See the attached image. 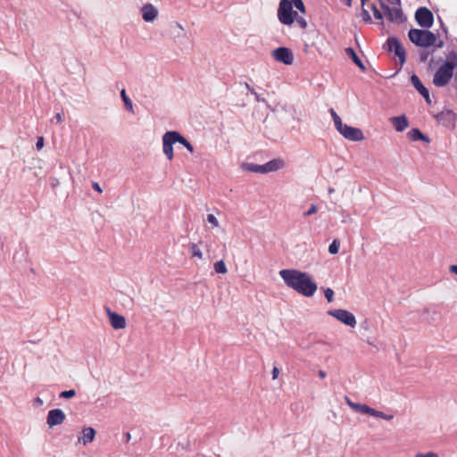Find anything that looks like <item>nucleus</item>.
Instances as JSON below:
<instances>
[{
  "label": "nucleus",
  "instance_id": "1",
  "mask_svg": "<svg viewBox=\"0 0 457 457\" xmlns=\"http://www.w3.org/2000/svg\"><path fill=\"white\" fill-rule=\"evenodd\" d=\"M278 274L287 287L305 297H312L317 291L316 282L307 272L295 269H285L279 270Z\"/></svg>",
  "mask_w": 457,
  "mask_h": 457
},
{
  "label": "nucleus",
  "instance_id": "2",
  "mask_svg": "<svg viewBox=\"0 0 457 457\" xmlns=\"http://www.w3.org/2000/svg\"><path fill=\"white\" fill-rule=\"evenodd\" d=\"M457 68V54L451 52L446 61L437 69L434 74L433 84L437 87H445L453 76V71Z\"/></svg>",
  "mask_w": 457,
  "mask_h": 457
},
{
  "label": "nucleus",
  "instance_id": "3",
  "mask_svg": "<svg viewBox=\"0 0 457 457\" xmlns=\"http://www.w3.org/2000/svg\"><path fill=\"white\" fill-rule=\"evenodd\" d=\"M411 43L420 47H428L436 44V35L427 29H411L408 33Z\"/></svg>",
  "mask_w": 457,
  "mask_h": 457
},
{
  "label": "nucleus",
  "instance_id": "4",
  "mask_svg": "<svg viewBox=\"0 0 457 457\" xmlns=\"http://www.w3.org/2000/svg\"><path fill=\"white\" fill-rule=\"evenodd\" d=\"M345 403H347V405L357 412H361L363 414H369L373 417L380 418V419H383L386 420H391L394 418V416L391 414H386V413H384L383 411H377L366 404L353 403L351 401V399L348 396H345Z\"/></svg>",
  "mask_w": 457,
  "mask_h": 457
},
{
  "label": "nucleus",
  "instance_id": "5",
  "mask_svg": "<svg viewBox=\"0 0 457 457\" xmlns=\"http://www.w3.org/2000/svg\"><path fill=\"white\" fill-rule=\"evenodd\" d=\"M294 15L296 12L293 11V4L290 0H281L278 9V21L284 25H292Z\"/></svg>",
  "mask_w": 457,
  "mask_h": 457
},
{
  "label": "nucleus",
  "instance_id": "6",
  "mask_svg": "<svg viewBox=\"0 0 457 457\" xmlns=\"http://www.w3.org/2000/svg\"><path fill=\"white\" fill-rule=\"evenodd\" d=\"M380 7L384 10L387 19L391 22L403 23L405 21L406 18L403 15L400 5H393V7H390L388 4L384 3L383 0H380Z\"/></svg>",
  "mask_w": 457,
  "mask_h": 457
},
{
  "label": "nucleus",
  "instance_id": "7",
  "mask_svg": "<svg viewBox=\"0 0 457 457\" xmlns=\"http://www.w3.org/2000/svg\"><path fill=\"white\" fill-rule=\"evenodd\" d=\"M328 314L336 318L338 321L347 325L351 328H354L356 326V319L354 315L344 309H337L330 310L328 312Z\"/></svg>",
  "mask_w": 457,
  "mask_h": 457
},
{
  "label": "nucleus",
  "instance_id": "8",
  "mask_svg": "<svg viewBox=\"0 0 457 457\" xmlns=\"http://www.w3.org/2000/svg\"><path fill=\"white\" fill-rule=\"evenodd\" d=\"M386 48L389 52H394L395 54L399 58L400 64L403 65L406 61V54L403 46L400 44L397 38L389 37L386 43Z\"/></svg>",
  "mask_w": 457,
  "mask_h": 457
},
{
  "label": "nucleus",
  "instance_id": "9",
  "mask_svg": "<svg viewBox=\"0 0 457 457\" xmlns=\"http://www.w3.org/2000/svg\"><path fill=\"white\" fill-rule=\"evenodd\" d=\"M418 24L422 28H430L433 25V13L427 7H420L415 13Z\"/></svg>",
  "mask_w": 457,
  "mask_h": 457
},
{
  "label": "nucleus",
  "instance_id": "10",
  "mask_svg": "<svg viewBox=\"0 0 457 457\" xmlns=\"http://www.w3.org/2000/svg\"><path fill=\"white\" fill-rule=\"evenodd\" d=\"M271 55L277 62L286 65H291L294 62L293 53L287 47H278L272 51Z\"/></svg>",
  "mask_w": 457,
  "mask_h": 457
},
{
  "label": "nucleus",
  "instance_id": "11",
  "mask_svg": "<svg viewBox=\"0 0 457 457\" xmlns=\"http://www.w3.org/2000/svg\"><path fill=\"white\" fill-rule=\"evenodd\" d=\"M173 131H167L162 136V151L168 160L171 161L174 157L173 145L175 144Z\"/></svg>",
  "mask_w": 457,
  "mask_h": 457
},
{
  "label": "nucleus",
  "instance_id": "12",
  "mask_svg": "<svg viewBox=\"0 0 457 457\" xmlns=\"http://www.w3.org/2000/svg\"><path fill=\"white\" fill-rule=\"evenodd\" d=\"M345 138L353 141V142H359L362 141L364 139V135L362 131L354 127H351L348 125H345L341 131H338Z\"/></svg>",
  "mask_w": 457,
  "mask_h": 457
},
{
  "label": "nucleus",
  "instance_id": "13",
  "mask_svg": "<svg viewBox=\"0 0 457 457\" xmlns=\"http://www.w3.org/2000/svg\"><path fill=\"white\" fill-rule=\"evenodd\" d=\"M436 119L443 126L453 129L456 120V114L451 110H444L436 115Z\"/></svg>",
  "mask_w": 457,
  "mask_h": 457
},
{
  "label": "nucleus",
  "instance_id": "14",
  "mask_svg": "<svg viewBox=\"0 0 457 457\" xmlns=\"http://www.w3.org/2000/svg\"><path fill=\"white\" fill-rule=\"evenodd\" d=\"M66 415L61 409H53L48 411L46 423L50 428L61 425L65 420Z\"/></svg>",
  "mask_w": 457,
  "mask_h": 457
},
{
  "label": "nucleus",
  "instance_id": "15",
  "mask_svg": "<svg viewBox=\"0 0 457 457\" xmlns=\"http://www.w3.org/2000/svg\"><path fill=\"white\" fill-rule=\"evenodd\" d=\"M110 323L114 329H121L126 327V319L116 312H112L109 308L106 309Z\"/></svg>",
  "mask_w": 457,
  "mask_h": 457
},
{
  "label": "nucleus",
  "instance_id": "16",
  "mask_svg": "<svg viewBox=\"0 0 457 457\" xmlns=\"http://www.w3.org/2000/svg\"><path fill=\"white\" fill-rule=\"evenodd\" d=\"M142 18L146 22L154 21L158 15V10L151 4H146L141 8Z\"/></svg>",
  "mask_w": 457,
  "mask_h": 457
},
{
  "label": "nucleus",
  "instance_id": "17",
  "mask_svg": "<svg viewBox=\"0 0 457 457\" xmlns=\"http://www.w3.org/2000/svg\"><path fill=\"white\" fill-rule=\"evenodd\" d=\"M411 81L415 89L425 98L428 104L431 103L429 92L427 87L423 86L419 77L415 74L411 75Z\"/></svg>",
  "mask_w": 457,
  "mask_h": 457
},
{
  "label": "nucleus",
  "instance_id": "18",
  "mask_svg": "<svg viewBox=\"0 0 457 457\" xmlns=\"http://www.w3.org/2000/svg\"><path fill=\"white\" fill-rule=\"evenodd\" d=\"M390 121L398 132H402L409 127V121L405 115L392 117Z\"/></svg>",
  "mask_w": 457,
  "mask_h": 457
},
{
  "label": "nucleus",
  "instance_id": "19",
  "mask_svg": "<svg viewBox=\"0 0 457 457\" xmlns=\"http://www.w3.org/2000/svg\"><path fill=\"white\" fill-rule=\"evenodd\" d=\"M96 430L91 427H86L82 429V436L79 437V441L84 445L94 441L96 437Z\"/></svg>",
  "mask_w": 457,
  "mask_h": 457
},
{
  "label": "nucleus",
  "instance_id": "20",
  "mask_svg": "<svg viewBox=\"0 0 457 457\" xmlns=\"http://www.w3.org/2000/svg\"><path fill=\"white\" fill-rule=\"evenodd\" d=\"M284 166H285V162L281 159H274V160H271V161L266 162L265 164H263V168L265 169V173L278 170L284 168Z\"/></svg>",
  "mask_w": 457,
  "mask_h": 457
},
{
  "label": "nucleus",
  "instance_id": "21",
  "mask_svg": "<svg viewBox=\"0 0 457 457\" xmlns=\"http://www.w3.org/2000/svg\"><path fill=\"white\" fill-rule=\"evenodd\" d=\"M410 139L412 141H423L426 143H428L430 140L429 138L425 136L419 129H412L407 133Z\"/></svg>",
  "mask_w": 457,
  "mask_h": 457
},
{
  "label": "nucleus",
  "instance_id": "22",
  "mask_svg": "<svg viewBox=\"0 0 457 457\" xmlns=\"http://www.w3.org/2000/svg\"><path fill=\"white\" fill-rule=\"evenodd\" d=\"M345 54L348 57H350L353 62L362 71H364L366 70L363 62L358 57L355 51L352 47H348L345 49Z\"/></svg>",
  "mask_w": 457,
  "mask_h": 457
},
{
  "label": "nucleus",
  "instance_id": "23",
  "mask_svg": "<svg viewBox=\"0 0 457 457\" xmlns=\"http://www.w3.org/2000/svg\"><path fill=\"white\" fill-rule=\"evenodd\" d=\"M173 132H174L175 142L183 145L190 153H193L194 147L191 145V143L187 138H185L183 136H181L179 132H177V131H173Z\"/></svg>",
  "mask_w": 457,
  "mask_h": 457
},
{
  "label": "nucleus",
  "instance_id": "24",
  "mask_svg": "<svg viewBox=\"0 0 457 457\" xmlns=\"http://www.w3.org/2000/svg\"><path fill=\"white\" fill-rule=\"evenodd\" d=\"M244 169L250 172L254 173H265V169L263 168V165L254 164V163H245Z\"/></svg>",
  "mask_w": 457,
  "mask_h": 457
},
{
  "label": "nucleus",
  "instance_id": "25",
  "mask_svg": "<svg viewBox=\"0 0 457 457\" xmlns=\"http://www.w3.org/2000/svg\"><path fill=\"white\" fill-rule=\"evenodd\" d=\"M214 270L219 274H226L228 272L226 264L223 260L216 262L213 265Z\"/></svg>",
  "mask_w": 457,
  "mask_h": 457
},
{
  "label": "nucleus",
  "instance_id": "26",
  "mask_svg": "<svg viewBox=\"0 0 457 457\" xmlns=\"http://www.w3.org/2000/svg\"><path fill=\"white\" fill-rule=\"evenodd\" d=\"M120 96L124 102V104L126 106V108L130 111V112H133V104H132V101L130 100V98L127 96L126 94V91L125 89H122L120 91Z\"/></svg>",
  "mask_w": 457,
  "mask_h": 457
},
{
  "label": "nucleus",
  "instance_id": "27",
  "mask_svg": "<svg viewBox=\"0 0 457 457\" xmlns=\"http://www.w3.org/2000/svg\"><path fill=\"white\" fill-rule=\"evenodd\" d=\"M189 248L192 253V257L203 258V253L195 243H191Z\"/></svg>",
  "mask_w": 457,
  "mask_h": 457
},
{
  "label": "nucleus",
  "instance_id": "28",
  "mask_svg": "<svg viewBox=\"0 0 457 457\" xmlns=\"http://www.w3.org/2000/svg\"><path fill=\"white\" fill-rule=\"evenodd\" d=\"M340 242L338 239H334L328 246V252L330 254H337L338 253Z\"/></svg>",
  "mask_w": 457,
  "mask_h": 457
},
{
  "label": "nucleus",
  "instance_id": "29",
  "mask_svg": "<svg viewBox=\"0 0 457 457\" xmlns=\"http://www.w3.org/2000/svg\"><path fill=\"white\" fill-rule=\"evenodd\" d=\"M76 395V391L73 390V389H71V390H66V391H62L61 394H60V397L61 398H66V399H69V398H72Z\"/></svg>",
  "mask_w": 457,
  "mask_h": 457
},
{
  "label": "nucleus",
  "instance_id": "30",
  "mask_svg": "<svg viewBox=\"0 0 457 457\" xmlns=\"http://www.w3.org/2000/svg\"><path fill=\"white\" fill-rule=\"evenodd\" d=\"M295 7L299 10L301 12H305V7L302 0H295L292 2Z\"/></svg>",
  "mask_w": 457,
  "mask_h": 457
},
{
  "label": "nucleus",
  "instance_id": "31",
  "mask_svg": "<svg viewBox=\"0 0 457 457\" xmlns=\"http://www.w3.org/2000/svg\"><path fill=\"white\" fill-rule=\"evenodd\" d=\"M207 220L210 222L214 228H218L220 226L217 218L213 214L207 215Z\"/></svg>",
  "mask_w": 457,
  "mask_h": 457
},
{
  "label": "nucleus",
  "instance_id": "32",
  "mask_svg": "<svg viewBox=\"0 0 457 457\" xmlns=\"http://www.w3.org/2000/svg\"><path fill=\"white\" fill-rule=\"evenodd\" d=\"M324 295L328 302L331 303L334 300V291L331 288L325 289Z\"/></svg>",
  "mask_w": 457,
  "mask_h": 457
},
{
  "label": "nucleus",
  "instance_id": "33",
  "mask_svg": "<svg viewBox=\"0 0 457 457\" xmlns=\"http://www.w3.org/2000/svg\"><path fill=\"white\" fill-rule=\"evenodd\" d=\"M333 121H334L335 127L337 131H341V129L345 125V124H343L342 120L339 116L335 117Z\"/></svg>",
  "mask_w": 457,
  "mask_h": 457
},
{
  "label": "nucleus",
  "instance_id": "34",
  "mask_svg": "<svg viewBox=\"0 0 457 457\" xmlns=\"http://www.w3.org/2000/svg\"><path fill=\"white\" fill-rule=\"evenodd\" d=\"M361 15L365 22H371V17L366 9L362 8Z\"/></svg>",
  "mask_w": 457,
  "mask_h": 457
},
{
  "label": "nucleus",
  "instance_id": "35",
  "mask_svg": "<svg viewBox=\"0 0 457 457\" xmlns=\"http://www.w3.org/2000/svg\"><path fill=\"white\" fill-rule=\"evenodd\" d=\"M372 11H373V15H374L375 19H377V20L383 19L382 12L374 4L372 5Z\"/></svg>",
  "mask_w": 457,
  "mask_h": 457
},
{
  "label": "nucleus",
  "instance_id": "36",
  "mask_svg": "<svg viewBox=\"0 0 457 457\" xmlns=\"http://www.w3.org/2000/svg\"><path fill=\"white\" fill-rule=\"evenodd\" d=\"M415 457H439L437 453L434 452H428V453H419L415 455Z\"/></svg>",
  "mask_w": 457,
  "mask_h": 457
},
{
  "label": "nucleus",
  "instance_id": "37",
  "mask_svg": "<svg viewBox=\"0 0 457 457\" xmlns=\"http://www.w3.org/2000/svg\"><path fill=\"white\" fill-rule=\"evenodd\" d=\"M318 211V208H317V205L315 204H312L310 209L303 213L304 216H310V215H312L314 214L315 212H317Z\"/></svg>",
  "mask_w": 457,
  "mask_h": 457
},
{
  "label": "nucleus",
  "instance_id": "38",
  "mask_svg": "<svg viewBox=\"0 0 457 457\" xmlns=\"http://www.w3.org/2000/svg\"><path fill=\"white\" fill-rule=\"evenodd\" d=\"M54 120H55V122L57 124L62 123L63 121V113L62 112L56 113V115L54 116V119L52 120L51 121L54 122Z\"/></svg>",
  "mask_w": 457,
  "mask_h": 457
},
{
  "label": "nucleus",
  "instance_id": "39",
  "mask_svg": "<svg viewBox=\"0 0 457 457\" xmlns=\"http://www.w3.org/2000/svg\"><path fill=\"white\" fill-rule=\"evenodd\" d=\"M246 87L254 96L257 102L263 101L262 99H261L260 95L257 92H255L253 88H251L248 84H246Z\"/></svg>",
  "mask_w": 457,
  "mask_h": 457
},
{
  "label": "nucleus",
  "instance_id": "40",
  "mask_svg": "<svg viewBox=\"0 0 457 457\" xmlns=\"http://www.w3.org/2000/svg\"><path fill=\"white\" fill-rule=\"evenodd\" d=\"M296 22L300 25L302 29H305L307 27V22L303 17H297Z\"/></svg>",
  "mask_w": 457,
  "mask_h": 457
},
{
  "label": "nucleus",
  "instance_id": "41",
  "mask_svg": "<svg viewBox=\"0 0 457 457\" xmlns=\"http://www.w3.org/2000/svg\"><path fill=\"white\" fill-rule=\"evenodd\" d=\"M429 55V53L426 50L424 51H421L420 54V62H426L428 57Z\"/></svg>",
  "mask_w": 457,
  "mask_h": 457
},
{
  "label": "nucleus",
  "instance_id": "42",
  "mask_svg": "<svg viewBox=\"0 0 457 457\" xmlns=\"http://www.w3.org/2000/svg\"><path fill=\"white\" fill-rule=\"evenodd\" d=\"M43 146H44V138L42 137H39L37 138L36 147L37 150H40L41 148H43Z\"/></svg>",
  "mask_w": 457,
  "mask_h": 457
},
{
  "label": "nucleus",
  "instance_id": "43",
  "mask_svg": "<svg viewBox=\"0 0 457 457\" xmlns=\"http://www.w3.org/2000/svg\"><path fill=\"white\" fill-rule=\"evenodd\" d=\"M278 374H279V370H278V368L274 367V368L272 369V378H273V379L278 378Z\"/></svg>",
  "mask_w": 457,
  "mask_h": 457
},
{
  "label": "nucleus",
  "instance_id": "44",
  "mask_svg": "<svg viewBox=\"0 0 457 457\" xmlns=\"http://www.w3.org/2000/svg\"><path fill=\"white\" fill-rule=\"evenodd\" d=\"M34 403H35V405L41 406L44 403V402L40 397H37L34 400Z\"/></svg>",
  "mask_w": 457,
  "mask_h": 457
},
{
  "label": "nucleus",
  "instance_id": "45",
  "mask_svg": "<svg viewBox=\"0 0 457 457\" xmlns=\"http://www.w3.org/2000/svg\"><path fill=\"white\" fill-rule=\"evenodd\" d=\"M449 270H450V272L457 275V265H451L449 267Z\"/></svg>",
  "mask_w": 457,
  "mask_h": 457
},
{
  "label": "nucleus",
  "instance_id": "46",
  "mask_svg": "<svg viewBox=\"0 0 457 457\" xmlns=\"http://www.w3.org/2000/svg\"><path fill=\"white\" fill-rule=\"evenodd\" d=\"M93 188H94L95 190H96L97 192L102 193V188L100 187V186H99V184H98V183L95 182V183L93 184Z\"/></svg>",
  "mask_w": 457,
  "mask_h": 457
},
{
  "label": "nucleus",
  "instance_id": "47",
  "mask_svg": "<svg viewBox=\"0 0 457 457\" xmlns=\"http://www.w3.org/2000/svg\"><path fill=\"white\" fill-rule=\"evenodd\" d=\"M318 375L320 378H325L327 376V373L324 370H320L318 371Z\"/></svg>",
  "mask_w": 457,
  "mask_h": 457
},
{
  "label": "nucleus",
  "instance_id": "48",
  "mask_svg": "<svg viewBox=\"0 0 457 457\" xmlns=\"http://www.w3.org/2000/svg\"><path fill=\"white\" fill-rule=\"evenodd\" d=\"M329 112H330V114H331V116H332L333 120L335 119V117L339 116V115L335 112V110H334L333 108H331V109L329 110Z\"/></svg>",
  "mask_w": 457,
  "mask_h": 457
},
{
  "label": "nucleus",
  "instance_id": "49",
  "mask_svg": "<svg viewBox=\"0 0 457 457\" xmlns=\"http://www.w3.org/2000/svg\"><path fill=\"white\" fill-rule=\"evenodd\" d=\"M345 4L347 6H351V4H352V0H345Z\"/></svg>",
  "mask_w": 457,
  "mask_h": 457
},
{
  "label": "nucleus",
  "instance_id": "50",
  "mask_svg": "<svg viewBox=\"0 0 457 457\" xmlns=\"http://www.w3.org/2000/svg\"><path fill=\"white\" fill-rule=\"evenodd\" d=\"M443 46H444L443 41H440L438 44H436V47H438V48L443 47Z\"/></svg>",
  "mask_w": 457,
  "mask_h": 457
},
{
  "label": "nucleus",
  "instance_id": "51",
  "mask_svg": "<svg viewBox=\"0 0 457 457\" xmlns=\"http://www.w3.org/2000/svg\"><path fill=\"white\" fill-rule=\"evenodd\" d=\"M328 194H333L335 192V189L333 187H328Z\"/></svg>",
  "mask_w": 457,
  "mask_h": 457
},
{
  "label": "nucleus",
  "instance_id": "52",
  "mask_svg": "<svg viewBox=\"0 0 457 457\" xmlns=\"http://www.w3.org/2000/svg\"><path fill=\"white\" fill-rule=\"evenodd\" d=\"M177 26L183 31L184 30V28L180 25V24H177Z\"/></svg>",
  "mask_w": 457,
  "mask_h": 457
},
{
  "label": "nucleus",
  "instance_id": "53",
  "mask_svg": "<svg viewBox=\"0 0 457 457\" xmlns=\"http://www.w3.org/2000/svg\"><path fill=\"white\" fill-rule=\"evenodd\" d=\"M455 79L457 80V73H456V76H455Z\"/></svg>",
  "mask_w": 457,
  "mask_h": 457
}]
</instances>
